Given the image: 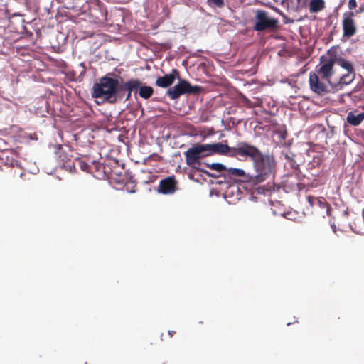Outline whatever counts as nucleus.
<instances>
[{
  "instance_id": "9",
  "label": "nucleus",
  "mask_w": 364,
  "mask_h": 364,
  "mask_svg": "<svg viewBox=\"0 0 364 364\" xmlns=\"http://www.w3.org/2000/svg\"><path fill=\"white\" fill-rule=\"evenodd\" d=\"M178 181L174 176H168L159 182L158 192L168 195L173 194L177 189Z\"/></svg>"
},
{
  "instance_id": "7",
  "label": "nucleus",
  "mask_w": 364,
  "mask_h": 364,
  "mask_svg": "<svg viewBox=\"0 0 364 364\" xmlns=\"http://www.w3.org/2000/svg\"><path fill=\"white\" fill-rule=\"evenodd\" d=\"M355 13L353 11H347L343 14L342 28L343 36L350 38L357 33V25L354 19Z\"/></svg>"
},
{
  "instance_id": "22",
  "label": "nucleus",
  "mask_w": 364,
  "mask_h": 364,
  "mask_svg": "<svg viewBox=\"0 0 364 364\" xmlns=\"http://www.w3.org/2000/svg\"><path fill=\"white\" fill-rule=\"evenodd\" d=\"M286 159H287L289 161V165L292 169H294V170L299 169V164L293 159L290 158L287 155L286 156Z\"/></svg>"
},
{
  "instance_id": "11",
  "label": "nucleus",
  "mask_w": 364,
  "mask_h": 364,
  "mask_svg": "<svg viewBox=\"0 0 364 364\" xmlns=\"http://www.w3.org/2000/svg\"><path fill=\"white\" fill-rule=\"evenodd\" d=\"M176 79H179V72L176 69H173L169 74L159 77L155 85L161 88H167L172 85Z\"/></svg>"
},
{
  "instance_id": "10",
  "label": "nucleus",
  "mask_w": 364,
  "mask_h": 364,
  "mask_svg": "<svg viewBox=\"0 0 364 364\" xmlns=\"http://www.w3.org/2000/svg\"><path fill=\"white\" fill-rule=\"evenodd\" d=\"M306 200L312 208H321L325 210L326 215H331V208L325 198L308 196L306 197Z\"/></svg>"
},
{
  "instance_id": "14",
  "label": "nucleus",
  "mask_w": 364,
  "mask_h": 364,
  "mask_svg": "<svg viewBox=\"0 0 364 364\" xmlns=\"http://www.w3.org/2000/svg\"><path fill=\"white\" fill-rule=\"evenodd\" d=\"M364 120V112L355 114V112H350L347 117L346 121L352 126H358Z\"/></svg>"
},
{
  "instance_id": "27",
  "label": "nucleus",
  "mask_w": 364,
  "mask_h": 364,
  "mask_svg": "<svg viewBox=\"0 0 364 364\" xmlns=\"http://www.w3.org/2000/svg\"><path fill=\"white\" fill-rule=\"evenodd\" d=\"M168 335L170 336V337H172V336L176 333V331H170V330H169V331H168Z\"/></svg>"
},
{
  "instance_id": "25",
  "label": "nucleus",
  "mask_w": 364,
  "mask_h": 364,
  "mask_svg": "<svg viewBox=\"0 0 364 364\" xmlns=\"http://www.w3.org/2000/svg\"><path fill=\"white\" fill-rule=\"evenodd\" d=\"M363 12H364V4L360 5L359 6L358 9L354 13L355 14H361Z\"/></svg>"
},
{
  "instance_id": "20",
  "label": "nucleus",
  "mask_w": 364,
  "mask_h": 364,
  "mask_svg": "<svg viewBox=\"0 0 364 364\" xmlns=\"http://www.w3.org/2000/svg\"><path fill=\"white\" fill-rule=\"evenodd\" d=\"M205 164L207 167L210 168L212 170L216 171L218 173H221L227 170L225 166L220 163H213L210 164L205 163Z\"/></svg>"
},
{
  "instance_id": "29",
  "label": "nucleus",
  "mask_w": 364,
  "mask_h": 364,
  "mask_svg": "<svg viewBox=\"0 0 364 364\" xmlns=\"http://www.w3.org/2000/svg\"><path fill=\"white\" fill-rule=\"evenodd\" d=\"M344 213H345L346 215H348V212H347V211H345V212H344Z\"/></svg>"
},
{
  "instance_id": "19",
  "label": "nucleus",
  "mask_w": 364,
  "mask_h": 364,
  "mask_svg": "<svg viewBox=\"0 0 364 364\" xmlns=\"http://www.w3.org/2000/svg\"><path fill=\"white\" fill-rule=\"evenodd\" d=\"M1 160H5L4 164L6 166H10V167H20V164L18 160H16L13 159L11 156L9 158V156H6L4 157V154H3V156L1 157Z\"/></svg>"
},
{
  "instance_id": "16",
  "label": "nucleus",
  "mask_w": 364,
  "mask_h": 364,
  "mask_svg": "<svg viewBox=\"0 0 364 364\" xmlns=\"http://www.w3.org/2000/svg\"><path fill=\"white\" fill-rule=\"evenodd\" d=\"M325 8L324 0H311L309 9L311 13H318Z\"/></svg>"
},
{
  "instance_id": "3",
  "label": "nucleus",
  "mask_w": 364,
  "mask_h": 364,
  "mask_svg": "<svg viewBox=\"0 0 364 364\" xmlns=\"http://www.w3.org/2000/svg\"><path fill=\"white\" fill-rule=\"evenodd\" d=\"M109 75H111L109 73ZM108 75L102 77L99 82L95 83L92 87V96L94 98H103L110 103H115L118 100L123 99L120 94L119 81L112 78Z\"/></svg>"
},
{
  "instance_id": "28",
  "label": "nucleus",
  "mask_w": 364,
  "mask_h": 364,
  "mask_svg": "<svg viewBox=\"0 0 364 364\" xmlns=\"http://www.w3.org/2000/svg\"><path fill=\"white\" fill-rule=\"evenodd\" d=\"M23 175V172H21L20 173V176L22 177V176Z\"/></svg>"
},
{
  "instance_id": "2",
  "label": "nucleus",
  "mask_w": 364,
  "mask_h": 364,
  "mask_svg": "<svg viewBox=\"0 0 364 364\" xmlns=\"http://www.w3.org/2000/svg\"><path fill=\"white\" fill-rule=\"evenodd\" d=\"M241 151V157L250 158L253 164L254 173L247 174V183L257 185L265 181L274 174L276 161L272 155L264 154L257 147L248 143Z\"/></svg>"
},
{
  "instance_id": "4",
  "label": "nucleus",
  "mask_w": 364,
  "mask_h": 364,
  "mask_svg": "<svg viewBox=\"0 0 364 364\" xmlns=\"http://www.w3.org/2000/svg\"><path fill=\"white\" fill-rule=\"evenodd\" d=\"M202 90V87L199 85H191L188 80L179 77L177 84L168 89L166 95L170 99L176 100L183 95H190L199 94Z\"/></svg>"
},
{
  "instance_id": "21",
  "label": "nucleus",
  "mask_w": 364,
  "mask_h": 364,
  "mask_svg": "<svg viewBox=\"0 0 364 364\" xmlns=\"http://www.w3.org/2000/svg\"><path fill=\"white\" fill-rule=\"evenodd\" d=\"M208 4L211 7L222 8L225 5L224 0H208Z\"/></svg>"
},
{
  "instance_id": "24",
  "label": "nucleus",
  "mask_w": 364,
  "mask_h": 364,
  "mask_svg": "<svg viewBox=\"0 0 364 364\" xmlns=\"http://www.w3.org/2000/svg\"><path fill=\"white\" fill-rule=\"evenodd\" d=\"M348 9L353 10L357 7V2L355 0H349L348 4Z\"/></svg>"
},
{
  "instance_id": "30",
  "label": "nucleus",
  "mask_w": 364,
  "mask_h": 364,
  "mask_svg": "<svg viewBox=\"0 0 364 364\" xmlns=\"http://www.w3.org/2000/svg\"><path fill=\"white\" fill-rule=\"evenodd\" d=\"M363 213H364V208H363Z\"/></svg>"
},
{
  "instance_id": "6",
  "label": "nucleus",
  "mask_w": 364,
  "mask_h": 364,
  "mask_svg": "<svg viewBox=\"0 0 364 364\" xmlns=\"http://www.w3.org/2000/svg\"><path fill=\"white\" fill-rule=\"evenodd\" d=\"M278 20L269 17L268 13L264 10H257L255 15L254 30L263 31L265 30H275L278 27Z\"/></svg>"
},
{
  "instance_id": "18",
  "label": "nucleus",
  "mask_w": 364,
  "mask_h": 364,
  "mask_svg": "<svg viewBox=\"0 0 364 364\" xmlns=\"http://www.w3.org/2000/svg\"><path fill=\"white\" fill-rule=\"evenodd\" d=\"M333 58H335L336 60H335V63L338 64V65H340L341 67H342L343 68L346 69L347 70V72H350V71H353L354 70V68H353V66L352 65L351 63H350L349 61L346 60V59L341 58V57H336V56H333Z\"/></svg>"
},
{
  "instance_id": "8",
  "label": "nucleus",
  "mask_w": 364,
  "mask_h": 364,
  "mask_svg": "<svg viewBox=\"0 0 364 364\" xmlns=\"http://www.w3.org/2000/svg\"><path fill=\"white\" fill-rule=\"evenodd\" d=\"M324 80H322L317 74L311 72L309 74L310 89L315 93L323 95L328 92V87Z\"/></svg>"
},
{
  "instance_id": "23",
  "label": "nucleus",
  "mask_w": 364,
  "mask_h": 364,
  "mask_svg": "<svg viewBox=\"0 0 364 364\" xmlns=\"http://www.w3.org/2000/svg\"><path fill=\"white\" fill-rule=\"evenodd\" d=\"M79 166L82 171H87V172L90 171V165L88 164H87L85 161H80Z\"/></svg>"
},
{
  "instance_id": "12",
  "label": "nucleus",
  "mask_w": 364,
  "mask_h": 364,
  "mask_svg": "<svg viewBox=\"0 0 364 364\" xmlns=\"http://www.w3.org/2000/svg\"><path fill=\"white\" fill-rule=\"evenodd\" d=\"M142 85V82L137 78H132L124 82L120 86V94L124 96V91H132L136 95L140 86Z\"/></svg>"
},
{
  "instance_id": "13",
  "label": "nucleus",
  "mask_w": 364,
  "mask_h": 364,
  "mask_svg": "<svg viewBox=\"0 0 364 364\" xmlns=\"http://www.w3.org/2000/svg\"><path fill=\"white\" fill-rule=\"evenodd\" d=\"M355 77V70L347 72L346 74H343L339 77L338 79H336L333 84L332 87L336 90H341L344 85H348L353 81Z\"/></svg>"
},
{
  "instance_id": "17",
  "label": "nucleus",
  "mask_w": 364,
  "mask_h": 364,
  "mask_svg": "<svg viewBox=\"0 0 364 364\" xmlns=\"http://www.w3.org/2000/svg\"><path fill=\"white\" fill-rule=\"evenodd\" d=\"M139 95L145 100L149 99L154 94V89L151 86L141 85L139 89Z\"/></svg>"
},
{
  "instance_id": "26",
  "label": "nucleus",
  "mask_w": 364,
  "mask_h": 364,
  "mask_svg": "<svg viewBox=\"0 0 364 364\" xmlns=\"http://www.w3.org/2000/svg\"><path fill=\"white\" fill-rule=\"evenodd\" d=\"M127 96L125 97V100L127 101V100H129L130 98H131V96H132V91H127Z\"/></svg>"
},
{
  "instance_id": "15",
  "label": "nucleus",
  "mask_w": 364,
  "mask_h": 364,
  "mask_svg": "<svg viewBox=\"0 0 364 364\" xmlns=\"http://www.w3.org/2000/svg\"><path fill=\"white\" fill-rule=\"evenodd\" d=\"M225 173L224 174L225 176H229L232 178H235L237 177H242L243 181L246 182V179H247V175L245 173L244 170L240 168H227L225 171Z\"/></svg>"
},
{
  "instance_id": "1",
  "label": "nucleus",
  "mask_w": 364,
  "mask_h": 364,
  "mask_svg": "<svg viewBox=\"0 0 364 364\" xmlns=\"http://www.w3.org/2000/svg\"><path fill=\"white\" fill-rule=\"evenodd\" d=\"M246 144L247 142H239L237 146L234 147H230L227 144H223L221 142L207 144H196L184 153L186 162L188 166L204 173L207 176L217 178V175L200 169L196 166V164H200V159L201 158L210 155L209 153L205 154V152H210V154L216 153L230 157H241L242 155L241 151L245 149Z\"/></svg>"
},
{
  "instance_id": "5",
  "label": "nucleus",
  "mask_w": 364,
  "mask_h": 364,
  "mask_svg": "<svg viewBox=\"0 0 364 364\" xmlns=\"http://www.w3.org/2000/svg\"><path fill=\"white\" fill-rule=\"evenodd\" d=\"M328 55L329 57L324 55L321 56L320 63L316 67L315 72L314 73V74H317L318 76H320L322 80H324L332 87L334 82L333 77L334 75L333 65L336 59L333 58V56H331V50L328 51Z\"/></svg>"
}]
</instances>
